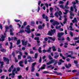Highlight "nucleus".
Segmentation results:
<instances>
[{
  "instance_id": "1",
  "label": "nucleus",
  "mask_w": 79,
  "mask_h": 79,
  "mask_svg": "<svg viewBox=\"0 0 79 79\" xmlns=\"http://www.w3.org/2000/svg\"><path fill=\"white\" fill-rule=\"evenodd\" d=\"M56 29H53V30L51 29V31H48V35L49 36H52V35L54 34V33H56Z\"/></svg>"
},
{
  "instance_id": "2",
  "label": "nucleus",
  "mask_w": 79,
  "mask_h": 79,
  "mask_svg": "<svg viewBox=\"0 0 79 79\" xmlns=\"http://www.w3.org/2000/svg\"><path fill=\"white\" fill-rule=\"evenodd\" d=\"M70 10L71 11H69V12H70V18L71 19H73V17L72 16H74V14L73 13V12L72 11H73V8L72 6H71L70 7Z\"/></svg>"
},
{
  "instance_id": "3",
  "label": "nucleus",
  "mask_w": 79,
  "mask_h": 79,
  "mask_svg": "<svg viewBox=\"0 0 79 79\" xmlns=\"http://www.w3.org/2000/svg\"><path fill=\"white\" fill-rule=\"evenodd\" d=\"M50 21L51 23H52V25L54 26H55L56 25H58L60 24V23L59 22H57L56 21H54V20L53 19L50 20Z\"/></svg>"
},
{
  "instance_id": "4",
  "label": "nucleus",
  "mask_w": 79,
  "mask_h": 79,
  "mask_svg": "<svg viewBox=\"0 0 79 79\" xmlns=\"http://www.w3.org/2000/svg\"><path fill=\"white\" fill-rule=\"evenodd\" d=\"M13 26L12 25H10V26H9V27L11 28L12 29H10V35L14 36V33H13V30H14V28H12Z\"/></svg>"
},
{
  "instance_id": "5",
  "label": "nucleus",
  "mask_w": 79,
  "mask_h": 79,
  "mask_svg": "<svg viewBox=\"0 0 79 79\" xmlns=\"http://www.w3.org/2000/svg\"><path fill=\"white\" fill-rule=\"evenodd\" d=\"M37 64L36 62H34L32 64L31 72H33L35 70V66Z\"/></svg>"
},
{
  "instance_id": "6",
  "label": "nucleus",
  "mask_w": 79,
  "mask_h": 79,
  "mask_svg": "<svg viewBox=\"0 0 79 79\" xmlns=\"http://www.w3.org/2000/svg\"><path fill=\"white\" fill-rule=\"evenodd\" d=\"M51 47H49L48 48V49L47 50H45V49H44L43 50V52L44 53H45L46 52H51Z\"/></svg>"
},
{
  "instance_id": "7",
  "label": "nucleus",
  "mask_w": 79,
  "mask_h": 79,
  "mask_svg": "<svg viewBox=\"0 0 79 79\" xmlns=\"http://www.w3.org/2000/svg\"><path fill=\"white\" fill-rule=\"evenodd\" d=\"M4 61L5 62H7L6 63V64H9V60L7 58H6V57H3Z\"/></svg>"
},
{
  "instance_id": "8",
  "label": "nucleus",
  "mask_w": 79,
  "mask_h": 79,
  "mask_svg": "<svg viewBox=\"0 0 79 79\" xmlns=\"http://www.w3.org/2000/svg\"><path fill=\"white\" fill-rule=\"evenodd\" d=\"M64 35V33L63 32H59L57 34V37L59 38H60L62 36H63Z\"/></svg>"
},
{
  "instance_id": "9",
  "label": "nucleus",
  "mask_w": 79,
  "mask_h": 79,
  "mask_svg": "<svg viewBox=\"0 0 79 79\" xmlns=\"http://www.w3.org/2000/svg\"><path fill=\"white\" fill-rule=\"evenodd\" d=\"M22 43V45H24L25 46H26L27 44V41H24L23 40H22L21 41Z\"/></svg>"
},
{
  "instance_id": "10",
  "label": "nucleus",
  "mask_w": 79,
  "mask_h": 79,
  "mask_svg": "<svg viewBox=\"0 0 79 79\" xmlns=\"http://www.w3.org/2000/svg\"><path fill=\"white\" fill-rule=\"evenodd\" d=\"M46 67V65L45 64H43L42 65V66L40 68L39 70H38V72H40L41 69H44Z\"/></svg>"
},
{
  "instance_id": "11",
  "label": "nucleus",
  "mask_w": 79,
  "mask_h": 79,
  "mask_svg": "<svg viewBox=\"0 0 79 79\" xmlns=\"http://www.w3.org/2000/svg\"><path fill=\"white\" fill-rule=\"evenodd\" d=\"M5 36L3 35H2L0 39V41L3 42L5 40Z\"/></svg>"
},
{
  "instance_id": "12",
  "label": "nucleus",
  "mask_w": 79,
  "mask_h": 79,
  "mask_svg": "<svg viewBox=\"0 0 79 79\" xmlns=\"http://www.w3.org/2000/svg\"><path fill=\"white\" fill-rule=\"evenodd\" d=\"M65 67L67 69H69L70 68V67H71V65L70 64H68V65L67 64L65 65Z\"/></svg>"
},
{
  "instance_id": "13",
  "label": "nucleus",
  "mask_w": 79,
  "mask_h": 79,
  "mask_svg": "<svg viewBox=\"0 0 79 79\" xmlns=\"http://www.w3.org/2000/svg\"><path fill=\"white\" fill-rule=\"evenodd\" d=\"M19 66H20L21 67H24L23 65V61H20L19 63Z\"/></svg>"
},
{
  "instance_id": "14",
  "label": "nucleus",
  "mask_w": 79,
  "mask_h": 79,
  "mask_svg": "<svg viewBox=\"0 0 79 79\" xmlns=\"http://www.w3.org/2000/svg\"><path fill=\"white\" fill-rule=\"evenodd\" d=\"M59 62H58V65H60L62 63H64V62L62 59H60L59 60Z\"/></svg>"
},
{
  "instance_id": "15",
  "label": "nucleus",
  "mask_w": 79,
  "mask_h": 79,
  "mask_svg": "<svg viewBox=\"0 0 79 79\" xmlns=\"http://www.w3.org/2000/svg\"><path fill=\"white\" fill-rule=\"evenodd\" d=\"M14 68V65H12L11 66V67L9 68V69L8 70V71L9 72H11V69H13Z\"/></svg>"
},
{
  "instance_id": "16",
  "label": "nucleus",
  "mask_w": 79,
  "mask_h": 79,
  "mask_svg": "<svg viewBox=\"0 0 79 79\" xmlns=\"http://www.w3.org/2000/svg\"><path fill=\"white\" fill-rule=\"evenodd\" d=\"M74 64H76V66L78 67L79 66V64H78V61L77 60H74Z\"/></svg>"
},
{
  "instance_id": "17",
  "label": "nucleus",
  "mask_w": 79,
  "mask_h": 79,
  "mask_svg": "<svg viewBox=\"0 0 79 79\" xmlns=\"http://www.w3.org/2000/svg\"><path fill=\"white\" fill-rule=\"evenodd\" d=\"M75 2H72V4H73V5H76V3L78 4L79 2H78V1L77 0H75Z\"/></svg>"
},
{
  "instance_id": "18",
  "label": "nucleus",
  "mask_w": 79,
  "mask_h": 79,
  "mask_svg": "<svg viewBox=\"0 0 79 79\" xmlns=\"http://www.w3.org/2000/svg\"><path fill=\"white\" fill-rule=\"evenodd\" d=\"M60 56L62 57V59L63 60H65L66 59L65 57L64 56H63L62 53H60Z\"/></svg>"
},
{
  "instance_id": "19",
  "label": "nucleus",
  "mask_w": 79,
  "mask_h": 79,
  "mask_svg": "<svg viewBox=\"0 0 79 79\" xmlns=\"http://www.w3.org/2000/svg\"><path fill=\"white\" fill-rule=\"evenodd\" d=\"M9 44H10V47L9 48V49H12L13 48H14V47H13V43L12 42H10L9 43Z\"/></svg>"
},
{
  "instance_id": "20",
  "label": "nucleus",
  "mask_w": 79,
  "mask_h": 79,
  "mask_svg": "<svg viewBox=\"0 0 79 79\" xmlns=\"http://www.w3.org/2000/svg\"><path fill=\"white\" fill-rule=\"evenodd\" d=\"M73 7L74 9H75V12H76L77 11V10L76 8V5H73Z\"/></svg>"
},
{
  "instance_id": "21",
  "label": "nucleus",
  "mask_w": 79,
  "mask_h": 79,
  "mask_svg": "<svg viewBox=\"0 0 79 79\" xmlns=\"http://www.w3.org/2000/svg\"><path fill=\"white\" fill-rule=\"evenodd\" d=\"M52 51H53L56 52V47L53 46L52 47Z\"/></svg>"
},
{
  "instance_id": "22",
  "label": "nucleus",
  "mask_w": 79,
  "mask_h": 79,
  "mask_svg": "<svg viewBox=\"0 0 79 79\" xmlns=\"http://www.w3.org/2000/svg\"><path fill=\"white\" fill-rule=\"evenodd\" d=\"M68 20V19L67 18H65L64 19V22H63V23H64V24H65L66 23V22Z\"/></svg>"
},
{
  "instance_id": "23",
  "label": "nucleus",
  "mask_w": 79,
  "mask_h": 79,
  "mask_svg": "<svg viewBox=\"0 0 79 79\" xmlns=\"http://www.w3.org/2000/svg\"><path fill=\"white\" fill-rule=\"evenodd\" d=\"M21 43V41L20 40H18L17 41V43H16L17 45H19Z\"/></svg>"
},
{
  "instance_id": "24",
  "label": "nucleus",
  "mask_w": 79,
  "mask_h": 79,
  "mask_svg": "<svg viewBox=\"0 0 79 79\" xmlns=\"http://www.w3.org/2000/svg\"><path fill=\"white\" fill-rule=\"evenodd\" d=\"M60 8H62L63 10H64L65 8L64 7V5L63 4H62L60 5Z\"/></svg>"
},
{
  "instance_id": "25",
  "label": "nucleus",
  "mask_w": 79,
  "mask_h": 79,
  "mask_svg": "<svg viewBox=\"0 0 79 79\" xmlns=\"http://www.w3.org/2000/svg\"><path fill=\"white\" fill-rule=\"evenodd\" d=\"M59 55H55L54 56V58L55 59H58V58L59 57Z\"/></svg>"
},
{
  "instance_id": "26",
  "label": "nucleus",
  "mask_w": 79,
  "mask_h": 79,
  "mask_svg": "<svg viewBox=\"0 0 79 79\" xmlns=\"http://www.w3.org/2000/svg\"><path fill=\"white\" fill-rule=\"evenodd\" d=\"M12 56H13L14 58H16L15 54L14 51L13 52H12Z\"/></svg>"
},
{
  "instance_id": "27",
  "label": "nucleus",
  "mask_w": 79,
  "mask_h": 79,
  "mask_svg": "<svg viewBox=\"0 0 79 79\" xmlns=\"http://www.w3.org/2000/svg\"><path fill=\"white\" fill-rule=\"evenodd\" d=\"M17 40V38L16 37H12L11 38V40Z\"/></svg>"
},
{
  "instance_id": "28",
  "label": "nucleus",
  "mask_w": 79,
  "mask_h": 79,
  "mask_svg": "<svg viewBox=\"0 0 79 79\" xmlns=\"http://www.w3.org/2000/svg\"><path fill=\"white\" fill-rule=\"evenodd\" d=\"M58 40H60L61 41V40H62V41H64V37H63L61 39L60 38H58Z\"/></svg>"
},
{
  "instance_id": "29",
  "label": "nucleus",
  "mask_w": 79,
  "mask_h": 79,
  "mask_svg": "<svg viewBox=\"0 0 79 79\" xmlns=\"http://www.w3.org/2000/svg\"><path fill=\"white\" fill-rule=\"evenodd\" d=\"M38 55V54L37 53H35V55L34 58L35 59H37V56Z\"/></svg>"
},
{
  "instance_id": "30",
  "label": "nucleus",
  "mask_w": 79,
  "mask_h": 79,
  "mask_svg": "<svg viewBox=\"0 0 79 79\" xmlns=\"http://www.w3.org/2000/svg\"><path fill=\"white\" fill-rule=\"evenodd\" d=\"M25 31L26 32H27L28 34H30V33H31V31L30 30V29L29 30H28V31L26 30Z\"/></svg>"
},
{
  "instance_id": "31",
  "label": "nucleus",
  "mask_w": 79,
  "mask_h": 79,
  "mask_svg": "<svg viewBox=\"0 0 79 79\" xmlns=\"http://www.w3.org/2000/svg\"><path fill=\"white\" fill-rule=\"evenodd\" d=\"M42 61V57L40 56V59L39 60V63H40Z\"/></svg>"
},
{
  "instance_id": "32",
  "label": "nucleus",
  "mask_w": 79,
  "mask_h": 79,
  "mask_svg": "<svg viewBox=\"0 0 79 79\" xmlns=\"http://www.w3.org/2000/svg\"><path fill=\"white\" fill-rule=\"evenodd\" d=\"M58 14L59 16H61V15L62 14V13L60 10Z\"/></svg>"
},
{
  "instance_id": "33",
  "label": "nucleus",
  "mask_w": 79,
  "mask_h": 79,
  "mask_svg": "<svg viewBox=\"0 0 79 79\" xmlns=\"http://www.w3.org/2000/svg\"><path fill=\"white\" fill-rule=\"evenodd\" d=\"M34 40H36L37 41L39 40L40 38L39 37H35V38H34Z\"/></svg>"
},
{
  "instance_id": "34",
  "label": "nucleus",
  "mask_w": 79,
  "mask_h": 79,
  "mask_svg": "<svg viewBox=\"0 0 79 79\" xmlns=\"http://www.w3.org/2000/svg\"><path fill=\"white\" fill-rule=\"evenodd\" d=\"M38 29H40V30H41V29H43V28H42V26L41 25H40L38 26Z\"/></svg>"
},
{
  "instance_id": "35",
  "label": "nucleus",
  "mask_w": 79,
  "mask_h": 79,
  "mask_svg": "<svg viewBox=\"0 0 79 79\" xmlns=\"http://www.w3.org/2000/svg\"><path fill=\"white\" fill-rule=\"evenodd\" d=\"M58 63V60H56L55 61V62L54 63V65L55 66Z\"/></svg>"
},
{
  "instance_id": "36",
  "label": "nucleus",
  "mask_w": 79,
  "mask_h": 79,
  "mask_svg": "<svg viewBox=\"0 0 79 79\" xmlns=\"http://www.w3.org/2000/svg\"><path fill=\"white\" fill-rule=\"evenodd\" d=\"M27 59H30L31 60H32V57H31L30 56H28L27 57Z\"/></svg>"
},
{
  "instance_id": "37",
  "label": "nucleus",
  "mask_w": 79,
  "mask_h": 79,
  "mask_svg": "<svg viewBox=\"0 0 79 79\" xmlns=\"http://www.w3.org/2000/svg\"><path fill=\"white\" fill-rule=\"evenodd\" d=\"M30 26L29 25H28L26 27V28L27 30H30Z\"/></svg>"
},
{
  "instance_id": "38",
  "label": "nucleus",
  "mask_w": 79,
  "mask_h": 79,
  "mask_svg": "<svg viewBox=\"0 0 79 79\" xmlns=\"http://www.w3.org/2000/svg\"><path fill=\"white\" fill-rule=\"evenodd\" d=\"M61 27L60 26H56V29H59V28H60Z\"/></svg>"
},
{
  "instance_id": "39",
  "label": "nucleus",
  "mask_w": 79,
  "mask_h": 79,
  "mask_svg": "<svg viewBox=\"0 0 79 79\" xmlns=\"http://www.w3.org/2000/svg\"><path fill=\"white\" fill-rule=\"evenodd\" d=\"M24 31L23 30H21L20 31H19V32H18L19 34H22V33H24Z\"/></svg>"
},
{
  "instance_id": "40",
  "label": "nucleus",
  "mask_w": 79,
  "mask_h": 79,
  "mask_svg": "<svg viewBox=\"0 0 79 79\" xmlns=\"http://www.w3.org/2000/svg\"><path fill=\"white\" fill-rule=\"evenodd\" d=\"M46 21L47 22H48L49 21V19H48V17L47 16H46V18H45Z\"/></svg>"
},
{
  "instance_id": "41",
  "label": "nucleus",
  "mask_w": 79,
  "mask_h": 79,
  "mask_svg": "<svg viewBox=\"0 0 79 79\" xmlns=\"http://www.w3.org/2000/svg\"><path fill=\"white\" fill-rule=\"evenodd\" d=\"M1 52H6V49H2L1 50Z\"/></svg>"
},
{
  "instance_id": "42",
  "label": "nucleus",
  "mask_w": 79,
  "mask_h": 79,
  "mask_svg": "<svg viewBox=\"0 0 79 79\" xmlns=\"http://www.w3.org/2000/svg\"><path fill=\"white\" fill-rule=\"evenodd\" d=\"M18 60H21V56L20 55H18Z\"/></svg>"
},
{
  "instance_id": "43",
  "label": "nucleus",
  "mask_w": 79,
  "mask_h": 79,
  "mask_svg": "<svg viewBox=\"0 0 79 79\" xmlns=\"http://www.w3.org/2000/svg\"><path fill=\"white\" fill-rule=\"evenodd\" d=\"M70 35L71 37H73V32L71 31L70 32Z\"/></svg>"
},
{
  "instance_id": "44",
  "label": "nucleus",
  "mask_w": 79,
  "mask_h": 79,
  "mask_svg": "<svg viewBox=\"0 0 79 79\" xmlns=\"http://www.w3.org/2000/svg\"><path fill=\"white\" fill-rule=\"evenodd\" d=\"M25 64H27V59H26L24 60Z\"/></svg>"
},
{
  "instance_id": "45",
  "label": "nucleus",
  "mask_w": 79,
  "mask_h": 79,
  "mask_svg": "<svg viewBox=\"0 0 79 79\" xmlns=\"http://www.w3.org/2000/svg\"><path fill=\"white\" fill-rule=\"evenodd\" d=\"M65 8L66 9H69V7L68 6V5H65L64 6Z\"/></svg>"
},
{
  "instance_id": "46",
  "label": "nucleus",
  "mask_w": 79,
  "mask_h": 79,
  "mask_svg": "<svg viewBox=\"0 0 79 79\" xmlns=\"http://www.w3.org/2000/svg\"><path fill=\"white\" fill-rule=\"evenodd\" d=\"M15 62H18V60L17 59V57H15Z\"/></svg>"
},
{
  "instance_id": "47",
  "label": "nucleus",
  "mask_w": 79,
  "mask_h": 79,
  "mask_svg": "<svg viewBox=\"0 0 79 79\" xmlns=\"http://www.w3.org/2000/svg\"><path fill=\"white\" fill-rule=\"evenodd\" d=\"M55 61V59H52V60H51V63H53Z\"/></svg>"
},
{
  "instance_id": "48",
  "label": "nucleus",
  "mask_w": 79,
  "mask_h": 79,
  "mask_svg": "<svg viewBox=\"0 0 79 79\" xmlns=\"http://www.w3.org/2000/svg\"><path fill=\"white\" fill-rule=\"evenodd\" d=\"M43 73H45V74L49 73V72L48 71H45L44 72H43Z\"/></svg>"
},
{
  "instance_id": "49",
  "label": "nucleus",
  "mask_w": 79,
  "mask_h": 79,
  "mask_svg": "<svg viewBox=\"0 0 79 79\" xmlns=\"http://www.w3.org/2000/svg\"><path fill=\"white\" fill-rule=\"evenodd\" d=\"M48 57L49 60H52L53 59L52 57L50 55Z\"/></svg>"
},
{
  "instance_id": "50",
  "label": "nucleus",
  "mask_w": 79,
  "mask_h": 79,
  "mask_svg": "<svg viewBox=\"0 0 79 79\" xmlns=\"http://www.w3.org/2000/svg\"><path fill=\"white\" fill-rule=\"evenodd\" d=\"M77 70H73L72 71V72L73 73H75L77 72Z\"/></svg>"
},
{
  "instance_id": "51",
  "label": "nucleus",
  "mask_w": 79,
  "mask_h": 79,
  "mask_svg": "<svg viewBox=\"0 0 79 79\" xmlns=\"http://www.w3.org/2000/svg\"><path fill=\"white\" fill-rule=\"evenodd\" d=\"M3 63H4L2 62L1 63H0V64H1V67H3V65H4Z\"/></svg>"
},
{
  "instance_id": "52",
  "label": "nucleus",
  "mask_w": 79,
  "mask_h": 79,
  "mask_svg": "<svg viewBox=\"0 0 79 79\" xmlns=\"http://www.w3.org/2000/svg\"><path fill=\"white\" fill-rule=\"evenodd\" d=\"M57 75H59V76H61V75H62V73H57Z\"/></svg>"
},
{
  "instance_id": "53",
  "label": "nucleus",
  "mask_w": 79,
  "mask_h": 79,
  "mask_svg": "<svg viewBox=\"0 0 79 79\" xmlns=\"http://www.w3.org/2000/svg\"><path fill=\"white\" fill-rule=\"evenodd\" d=\"M74 20L75 21V23H77L78 21H77V18H74Z\"/></svg>"
},
{
  "instance_id": "54",
  "label": "nucleus",
  "mask_w": 79,
  "mask_h": 79,
  "mask_svg": "<svg viewBox=\"0 0 79 79\" xmlns=\"http://www.w3.org/2000/svg\"><path fill=\"white\" fill-rule=\"evenodd\" d=\"M67 40H68L69 41H70V38L69 37H68L67 38Z\"/></svg>"
},
{
  "instance_id": "55",
  "label": "nucleus",
  "mask_w": 79,
  "mask_h": 79,
  "mask_svg": "<svg viewBox=\"0 0 79 79\" xmlns=\"http://www.w3.org/2000/svg\"><path fill=\"white\" fill-rule=\"evenodd\" d=\"M30 53L31 54H33L34 53V52L32 51L31 50H30Z\"/></svg>"
},
{
  "instance_id": "56",
  "label": "nucleus",
  "mask_w": 79,
  "mask_h": 79,
  "mask_svg": "<svg viewBox=\"0 0 79 79\" xmlns=\"http://www.w3.org/2000/svg\"><path fill=\"white\" fill-rule=\"evenodd\" d=\"M58 52L61 53V50L60 48H58Z\"/></svg>"
},
{
  "instance_id": "57",
  "label": "nucleus",
  "mask_w": 79,
  "mask_h": 79,
  "mask_svg": "<svg viewBox=\"0 0 79 79\" xmlns=\"http://www.w3.org/2000/svg\"><path fill=\"white\" fill-rule=\"evenodd\" d=\"M35 24L34 22V21L31 22V24L32 26H34V24Z\"/></svg>"
},
{
  "instance_id": "58",
  "label": "nucleus",
  "mask_w": 79,
  "mask_h": 79,
  "mask_svg": "<svg viewBox=\"0 0 79 79\" xmlns=\"http://www.w3.org/2000/svg\"><path fill=\"white\" fill-rule=\"evenodd\" d=\"M0 27L1 30H2V28H3L2 25L1 24H0Z\"/></svg>"
},
{
  "instance_id": "59",
  "label": "nucleus",
  "mask_w": 79,
  "mask_h": 79,
  "mask_svg": "<svg viewBox=\"0 0 79 79\" xmlns=\"http://www.w3.org/2000/svg\"><path fill=\"white\" fill-rule=\"evenodd\" d=\"M52 63V62H51V61H49V62L47 63V65H48L50 64H51Z\"/></svg>"
},
{
  "instance_id": "60",
  "label": "nucleus",
  "mask_w": 79,
  "mask_h": 79,
  "mask_svg": "<svg viewBox=\"0 0 79 79\" xmlns=\"http://www.w3.org/2000/svg\"><path fill=\"white\" fill-rule=\"evenodd\" d=\"M55 16H56V17H58V15H57V12H56L55 14Z\"/></svg>"
},
{
  "instance_id": "61",
  "label": "nucleus",
  "mask_w": 79,
  "mask_h": 79,
  "mask_svg": "<svg viewBox=\"0 0 79 79\" xmlns=\"http://www.w3.org/2000/svg\"><path fill=\"white\" fill-rule=\"evenodd\" d=\"M64 2H63V1H60V2H59V4H64Z\"/></svg>"
},
{
  "instance_id": "62",
  "label": "nucleus",
  "mask_w": 79,
  "mask_h": 79,
  "mask_svg": "<svg viewBox=\"0 0 79 79\" xmlns=\"http://www.w3.org/2000/svg\"><path fill=\"white\" fill-rule=\"evenodd\" d=\"M27 25V22L26 21H25L24 23H23V26H26V25Z\"/></svg>"
},
{
  "instance_id": "63",
  "label": "nucleus",
  "mask_w": 79,
  "mask_h": 79,
  "mask_svg": "<svg viewBox=\"0 0 79 79\" xmlns=\"http://www.w3.org/2000/svg\"><path fill=\"white\" fill-rule=\"evenodd\" d=\"M15 21L16 22L18 23L20 21V20H15Z\"/></svg>"
},
{
  "instance_id": "64",
  "label": "nucleus",
  "mask_w": 79,
  "mask_h": 79,
  "mask_svg": "<svg viewBox=\"0 0 79 79\" xmlns=\"http://www.w3.org/2000/svg\"><path fill=\"white\" fill-rule=\"evenodd\" d=\"M79 40V37H78L77 38L76 37V38H74V40Z\"/></svg>"
}]
</instances>
